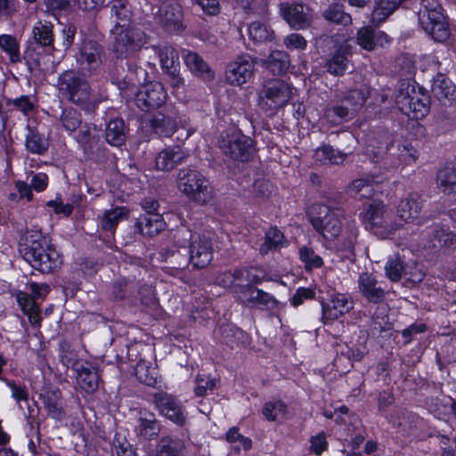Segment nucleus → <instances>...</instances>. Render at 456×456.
I'll list each match as a JSON object with an SVG mask.
<instances>
[{"label": "nucleus", "mask_w": 456, "mask_h": 456, "mask_svg": "<svg viewBox=\"0 0 456 456\" xmlns=\"http://www.w3.org/2000/svg\"><path fill=\"white\" fill-rule=\"evenodd\" d=\"M56 88L63 99L85 110L92 111L97 105L89 81L75 69H67L60 74Z\"/></svg>", "instance_id": "f257e3e1"}, {"label": "nucleus", "mask_w": 456, "mask_h": 456, "mask_svg": "<svg viewBox=\"0 0 456 456\" xmlns=\"http://www.w3.org/2000/svg\"><path fill=\"white\" fill-rule=\"evenodd\" d=\"M176 181L179 191L191 200L204 205L212 199L209 181L198 170L183 167L178 171Z\"/></svg>", "instance_id": "f03ea898"}, {"label": "nucleus", "mask_w": 456, "mask_h": 456, "mask_svg": "<svg viewBox=\"0 0 456 456\" xmlns=\"http://www.w3.org/2000/svg\"><path fill=\"white\" fill-rule=\"evenodd\" d=\"M418 15L421 27L434 40L444 42L449 37L448 23L437 0H421Z\"/></svg>", "instance_id": "7ed1b4c3"}, {"label": "nucleus", "mask_w": 456, "mask_h": 456, "mask_svg": "<svg viewBox=\"0 0 456 456\" xmlns=\"http://www.w3.org/2000/svg\"><path fill=\"white\" fill-rule=\"evenodd\" d=\"M112 49L118 57H128L147 43V35L134 25L116 26L110 28Z\"/></svg>", "instance_id": "20e7f679"}, {"label": "nucleus", "mask_w": 456, "mask_h": 456, "mask_svg": "<svg viewBox=\"0 0 456 456\" xmlns=\"http://www.w3.org/2000/svg\"><path fill=\"white\" fill-rule=\"evenodd\" d=\"M361 216L366 229L382 239L391 236L400 227L399 224L390 220L387 207L381 201L374 200L370 203Z\"/></svg>", "instance_id": "39448f33"}, {"label": "nucleus", "mask_w": 456, "mask_h": 456, "mask_svg": "<svg viewBox=\"0 0 456 456\" xmlns=\"http://www.w3.org/2000/svg\"><path fill=\"white\" fill-rule=\"evenodd\" d=\"M311 216L313 226L324 238L334 239L341 232L342 218L345 219V213L342 209L318 204L312 207Z\"/></svg>", "instance_id": "423d86ee"}, {"label": "nucleus", "mask_w": 456, "mask_h": 456, "mask_svg": "<svg viewBox=\"0 0 456 456\" xmlns=\"http://www.w3.org/2000/svg\"><path fill=\"white\" fill-rule=\"evenodd\" d=\"M258 104L265 110L275 111L285 106L291 97V87L283 80L266 81L259 89Z\"/></svg>", "instance_id": "0eeeda50"}, {"label": "nucleus", "mask_w": 456, "mask_h": 456, "mask_svg": "<svg viewBox=\"0 0 456 456\" xmlns=\"http://www.w3.org/2000/svg\"><path fill=\"white\" fill-rule=\"evenodd\" d=\"M76 60L83 72L94 75L101 71L106 61V52L100 43L86 38L80 44Z\"/></svg>", "instance_id": "6e6552de"}, {"label": "nucleus", "mask_w": 456, "mask_h": 456, "mask_svg": "<svg viewBox=\"0 0 456 456\" xmlns=\"http://www.w3.org/2000/svg\"><path fill=\"white\" fill-rule=\"evenodd\" d=\"M152 402L159 415L175 424L183 427L186 424L187 416L181 402L172 394L157 392L152 395Z\"/></svg>", "instance_id": "1a4fd4ad"}, {"label": "nucleus", "mask_w": 456, "mask_h": 456, "mask_svg": "<svg viewBox=\"0 0 456 456\" xmlns=\"http://www.w3.org/2000/svg\"><path fill=\"white\" fill-rule=\"evenodd\" d=\"M396 102L406 115L413 114L414 118H421L429 110V99L427 95L417 92L413 86L401 87L396 96Z\"/></svg>", "instance_id": "9d476101"}, {"label": "nucleus", "mask_w": 456, "mask_h": 456, "mask_svg": "<svg viewBox=\"0 0 456 456\" xmlns=\"http://www.w3.org/2000/svg\"><path fill=\"white\" fill-rule=\"evenodd\" d=\"M166 100V90L159 82H151L142 86L134 98L136 106L145 112L160 108Z\"/></svg>", "instance_id": "9b49d317"}, {"label": "nucleus", "mask_w": 456, "mask_h": 456, "mask_svg": "<svg viewBox=\"0 0 456 456\" xmlns=\"http://www.w3.org/2000/svg\"><path fill=\"white\" fill-rule=\"evenodd\" d=\"M222 152L233 160H248L251 151V140L240 134L232 133L223 137L219 142Z\"/></svg>", "instance_id": "f8f14e48"}, {"label": "nucleus", "mask_w": 456, "mask_h": 456, "mask_svg": "<svg viewBox=\"0 0 456 456\" xmlns=\"http://www.w3.org/2000/svg\"><path fill=\"white\" fill-rule=\"evenodd\" d=\"M322 306V319L324 324L338 320L353 308V302L349 301L347 295L333 293L325 300L319 298Z\"/></svg>", "instance_id": "ddd939ff"}, {"label": "nucleus", "mask_w": 456, "mask_h": 456, "mask_svg": "<svg viewBox=\"0 0 456 456\" xmlns=\"http://www.w3.org/2000/svg\"><path fill=\"white\" fill-rule=\"evenodd\" d=\"M235 290L244 296L246 303L252 306L271 310L278 307L279 301L274 296L252 284H237Z\"/></svg>", "instance_id": "4468645a"}, {"label": "nucleus", "mask_w": 456, "mask_h": 456, "mask_svg": "<svg viewBox=\"0 0 456 456\" xmlns=\"http://www.w3.org/2000/svg\"><path fill=\"white\" fill-rule=\"evenodd\" d=\"M254 70V59L250 55H242L227 66L225 78L231 85L241 86L252 77Z\"/></svg>", "instance_id": "2eb2a0df"}, {"label": "nucleus", "mask_w": 456, "mask_h": 456, "mask_svg": "<svg viewBox=\"0 0 456 456\" xmlns=\"http://www.w3.org/2000/svg\"><path fill=\"white\" fill-rule=\"evenodd\" d=\"M76 380L80 389L87 394L95 392L99 387L100 374L96 367L88 361H77L73 363Z\"/></svg>", "instance_id": "dca6fc26"}, {"label": "nucleus", "mask_w": 456, "mask_h": 456, "mask_svg": "<svg viewBox=\"0 0 456 456\" xmlns=\"http://www.w3.org/2000/svg\"><path fill=\"white\" fill-rule=\"evenodd\" d=\"M280 14L292 29H306L311 26L312 17L305 12L301 4L281 3L279 5Z\"/></svg>", "instance_id": "f3484780"}, {"label": "nucleus", "mask_w": 456, "mask_h": 456, "mask_svg": "<svg viewBox=\"0 0 456 456\" xmlns=\"http://www.w3.org/2000/svg\"><path fill=\"white\" fill-rule=\"evenodd\" d=\"M358 288L361 295L368 303L379 305L385 302L386 291L378 286V281L371 273L363 272L358 277Z\"/></svg>", "instance_id": "a211bd4d"}, {"label": "nucleus", "mask_w": 456, "mask_h": 456, "mask_svg": "<svg viewBox=\"0 0 456 456\" xmlns=\"http://www.w3.org/2000/svg\"><path fill=\"white\" fill-rule=\"evenodd\" d=\"M426 247L434 249V254H446L447 249L456 248V233L450 232L444 225L436 224L432 226L430 240Z\"/></svg>", "instance_id": "6ab92c4d"}, {"label": "nucleus", "mask_w": 456, "mask_h": 456, "mask_svg": "<svg viewBox=\"0 0 456 456\" xmlns=\"http://www.w3.org/2000/svg\"><path fill=\"white\" fill-rule=\"evenodd\" d=\"M161 430V424L154 412L141 410L135 427L136 436L142 440L151 441L157 439Z\"/></svg>", "instance_id": "aec40b11"}, {"label": "nucleus", "mask_w": 456, "mask_h": 456, "mask_svg": "<svg viewBox=\"0 0 456 456\" xmlns=\"http://www.w3.org/2000/svg\"><path fill=\"white\" fill-rule=\"evenodd\" d=\"M159 21L168 32H178L182 28L181 7L174 2H164L157 13Z\"/></svg>", "instance_id": "412c9836"}, {"label": "nucleus", "mask_w": 456, "mask_h": 456, "mask_svg": "<svg viewBox=\"0 0 456 456\" xmlns=\"http://www.w3.org/2000/svg\"><path fill=\"white\" fill-rule=\"evenodd\" d=\"M422 208L423 200L421 195L417 192H411L400 200L397 206V215L406 223H412L419 216Z\"/></svg>", "instance_id": "4be33fe9"}, {"label": "nucleus", "mask_w": 456, "mask_h": 456, "mask_svg": "<svg viewBox=\"0 0 456 456\" xmlns=\"http://www.w3.org/2000/svg\"><path fill=\"white\" fill-rule=\"evenodd\" d=\"M37 237L39 239L34 238L33 235L21 238L19 251L22 256H51L55 253V248L49 245L45 239H41L40 235Z\"/></svg>", "instance_id": "5701e85b"}, {"label": "nucleus", "mask_w": 456, "mask_h": 456, "mask_svg": "<svg viewBox=\"0 0 456 456\" xmlns=\"http://www.w3.org/2000/svg\"><path fill=\"white\" fill-rule=\"evenodd\" d=\"M152 131L159 136L170 137L177 128V123L171 109L164 108L151 119Z\"/></svg>", "instance_id": "b1692460"}, {"label": "nucleus", "mask_w": 456, "mask_h": 456, "mask_svg": "<svg viewBox=\"0 0 456 456\" xmlns=\"http://www.w3.org/2000/svg\"><path fill=\"white\" fill-rule=\"evenodd\" d=\"M166 227V223L159 213L142 214L134 224L135 231L142 236L153 237Z\"/></svg>", "instance_id": "393cba45"}, {"label": "nucleus", "mask_w": 456, "mask_h": 456, "mask_svg": "<svg viewBox=\"0 0 456 456\" xmlns=\"http://www.w3.org/2000/svg\"><path fill=\"white\" fill-rule=\"evenodd\" d=\"M399 151V142H394L379 147L378 151L368 148V154L372 156L373 162H380L387 170L400 166Z\"/></svg>", "instance_id": "a878e982"}, {"label": "nucleus", "mask_w": 456, "mask_h": 456, "mask_svg": "<svg viewBox=\"0 0 456 456\" xmlns=\"http://www.w3.org/2000/svg\"><path fill=\"white\" fill-rule=\"evenodd\" d=\"M188 154L180 146L164 148L156 157L155 165L159 170L169 171L183 163Z\"/></svg>", "instance_id": "bb28decb"}, {"label": "nucleus", "mask_w": 456, "mask_h": 456, "mask_svg": "<svg viewBox=\"0 0 456 456\" xmlns=\"http://www.w3.org/2000/svg\"><path fill=\"white\" fill-rule=\"evenodd\" d=\"M224 276L230 280V285L236 281L244 279L248 281L247 284H252V286L256 287V285L261 284L263 281L271 280L265 269L255 266L237 268L232 272L224 273Z\"/></svg>", "instance_id": "cd10ccee"}, {"label": "nucleus", "mask_w": 456, "mask_h": 456, "mask_svg": "<svg viewBox=\"0 0 456 456\" xmlns=\"http://www.w3.org/2000/svg\"><path fill=\"white\" fill-rule=\"evenodd\" d=\"M356 42L364 50L373 51L376 46L387 44L389 37L383 31H376L372 27L365 26L358 30Z\"/></svg>", "instance_id": "c85d7f7f"}, {"label": "nucleus", "mask_w": 456, "mask_h": 456, "mask_svg": "<svg viewBox=\"0 0 456 456\" xmlns=\"http://www.w3.org/2000/svg\"><path fill=\"white\" fill-rule=\"evenodd\" d=\"M183 59L186 67L193 75L204 80H212L214 78V71L199 53L184 50Z\"/></svg>", "instance_id": "c756f323"}, {"label": "nucleus", "mask_w": 456, "mask_h": 456, "mask_svg": "<svg viewBox=\"0 0 456 456\" xmlns=\"http://www.w3.org/2000/svg\"><path fill=\"white\" fill-rule=\"evenodd\" d=\"M184 441L176 436H164L159 441L155 454L151 456H183Z\"/></svg>", "instance_id": "7c9ffc66"}, {"label": "nucleus", "mask_w": 456, "mask_h": 456, "mask_svg": "<svg viewBox=\"0 0 456 456\" xmlns=\"http://www.w3.org/2000/svg\"><path fill=\"white\" fill-rule=\"evenodd\" d=\"M109 14V22L112 28L130 23L131 12L126 0H111L106 6Z\"/></svg>", "instance_id": "2f4dec72"}, {"label": "nucleus", "mask_w": 456, "mask_h": 456, "mask_svg": "<svg viewBox=\"0 0 456 456\" xmlns=\"http://www.w3.org/2000/svg\"><path fill=\"white\" fill-rule=\"evenodd\" d=\"M40 399L50 418L55 420H62L65 418V411L60 403L61 392L59 389L48 390L41 394Z\"/></svg>", "instance_id": "473e14b6"}, {"label": "nucleus", "mask_w": 456, "mask_h": 456, "mask_svg": "<svg viewBox=\"0 0 456 456\" xmlns=\"http://www.w3.org/2000/svg\"><path fill=\"white\" fill-rule=\"evenodd\" d=\"M288 245L283 233L277 227H271L265 233V242L260 248L262 255L279 253L281 248Z\"/></svg>", "instance_id": "72a5a7b5"}, {"label": "nucleus", "mask_w": 456, "mask_h": 456, "mask_svg": "<svg viewBox=\"0 0 456 456\" xmlns=\"http://www.w3.org/2000/svg\"><path fill=\"white\" fill-rule=\"evenodd\" d=\"M436 185L441 192L456 196V167H444L436 175Z\"/></svg>", "instance_id": "f704fd0d"}, {"label": "nucleus", "mask_w": 456, "mask_h": 456, "mask_svg": "<svg viewBox=\"0 0 456 456\" xmlns=\"http://www.w3.org/2000/svg\"><path fill=\"white\" fill-rule=\"evenodd\" d=\"M432 93L440 101L456 98V86L444 74H438L432 85Z\"/></svg>", "instance_id": "c9c22d12"}, {"label": "nucleus", "mask_w": 456, "mask_h": 456, "mask_svg": "<svg viewBox=\"0 0 456 456\" xmlns=\"http://www.w3.org/2000/svg\"><path fill=\"white\" fill-rule=\"evenodd\" d=\"M135 377L142 384L157 388L160 382V376L157 367L151 366L145 361H139L135 367Z\"/></svg>", "instance_id": "e433bc0d"}, {"label": "nucleus", "mask_w": 456, "mask_h": 456, "mask_svg": "<svg viewBox=\"0 0 456 456\" xmlns=\"http://www.w3.org/2000/svg\"><path fill=\"white\" fill-rule=\"evenodd\" d=\"M126 128L122 119L115 118L107 124L105 140L109 144L120 147L126 142Z\"/></svg>", "instance_id": "4c0bfd02"}, {"label": "nucleus", "mask_w": 456, "mask_h": 456, "mask_svg": "<svg viewBox=\"0 0 456 456\" xmlns=\"http://www.w3.org/2000/svg\"><path fill=\"white\" fill-rule=\"evenodd\" d=\"M288 412V404L281 399L265 402L261 410L264 419L269 422L276 421L278 417L285 419Z\"/></svg>", "instance_id": "58836bf2"}, {"label": "nucleus", "mask_w": 456, "mask_h": 456, "mask_svg": "<svg viewBox=\"0 0 456 456\" xmlns=\"http://www.w3.org/2000/svg\"><path fill=\"white\" fill-rule=\"evenodd\" d=\"M322 17L330 21L342 26L352 24V17L345 12V6L339 3L330 4L322 12Z\"/></svg>", "instance_id": "ea45409f"}, {"label": "nucleus", "mask_w": 456, "mask_h": 456, "mask_svg": "<svg viewBox=\"0 0 456 456\" xmlns=\"http://www.w3.org/2000/svg\"><path fill=\"white\" fill-rule=\"evenodd\" d=\"M263 62L274 75L284 74L289 69L290 64L288 53L278 50L273 51L268 59L264 60Z\"/></svg>", "instance_id": "a19ab883"}, {"label": "nucleus", "mask_w": 456, "mask_h": 456, "mask_svg": "<svg viewBox=\"0 0 456 456\" xmlns=\"http://www.w3.org/2000/svg\"><path fill=\"white\" fill-rule=\"evenodd\" d=\"M159 57L162 69L167 75H174L179 69L178 53L170 45H165L159 50Z\"/></svg>", "instance_id": "79ce46f5"}, {"label": "nucleus", "mask_w": 456, "mask_h": 456, "mask_svg": "<svg viewBox=\"0 0 456 456\" xmlns=\"http://www.w3.org/2000/svg\"><path fill=\"white\" fill-rule=\"evenodd\" d=\"M27 129L28 134H26L25 143L26 149L33 154H44L48 149L47 140L29 126H28Z\"/></svg>", "instance_id": "37998d69"}, {"label": "nucleus", "mask_w": 456, "mask_h": 456, "mask_svg": "<svg viewBox=\"0 0 456 456\" xmlns=\"http://www.w3.org/2000/svg\"><path fill=\"white\" fill-rule=\"evenodd\" d=\"M395 397L389 390H382L379 393L377 398V406L379 414L385 418L388 423L394 422V415L391 413V408L394 406Z\"/></svg>", "instance_id": "c03bdc74"}, {"label": "nucleus", "mask_w": 456, "mask_h": 456, "mask_svg": "<svg viewBox=\"0 0 456 456\" xmlns=\"http://www.w3.org/2000/svg\"><path fill=\"white\" fill-rule=\"evenodd\" d=\"M403 2V0H379L372 12V20L378 23L384 21Z\"/></svg>", "instance_id": "a18cd8bd"}, {"label": "nucleus", "mask_w": 456, "mask_h": 456, "mask_svg": "<svg viewBox=\"0 0 456 456\" xmlns=\"http://www.w3.org/2000/svg\"><path fill=\"white\" fill-rule=\"evenodd\" d=\"M354 114L344 104L341 100L328 105L325 109V117L333 122L348 121L354 118Z\"/></svg>", "instance_id": "49530a36"}, {"label": "nucleus", "mask_w": 456, "mask_h": 456, "mask_svg": "<svg viewBox=\"0 0 456 456\" xmlns=\"http://www.w3.org/2000/svg\"><path fill=\"white\" fill-rule=\"evenodd\" d=\"M347 154L333 149L330 145H324L315 151L314 158L323 164H340L346 159Z\"/></svg>", "instance_id": "de8ad7c7"}, {"label": "nucleus", "mask_w": 456, "mask_h": 456, "mask_svg": "<svg viewBox=\"0 0 456 456\" xmlns=\"http://www.w3.org/2000/svg\"><path fill=\"white\" fill-rule=\"evenodd\" d=\"M189 247L190 256H201L202 255L213 254L211 240L205 235L191 236Z\"/></svg>", "instance_id": "09e8293b"}, {"label": "nucleus", "mask_w": 456, "mask_h": 456, "mask_svg": "<svg viewBox=\"0 0 456 456\" xmlns=\"http://www.w3.org/2000/svg\"><path fill=\"white\" fill-rule=\"evenodd\" d=\"M347 191L352 197H354L358 200L370 198L374 191L373 185H372V180H370V179L354 180L347 186Z\"/></svg>", "instance_id": "8fccbe9b"}, {"label": "nucleus", "mask_w": 456, "mask_h": 456, "mask_svg": "<svg viewBox=\"0 0 456 456\" xmlns=\"http://www.w3.org/2000/svg\"><path fill=\"white\" fill-rule=\"evenodd\" d=\"M348 64V59L346 54L345 49L338 48L327 61L326 67L328 71L335 76H342Z\"/></svg>", "instance_id": "3c124183"}, {"label": "nucleus", "mask_w": 456, "mask_h": 456, "mask_svg": "<svg viewBox=\"0 0 456 456\" xmlns=\"http://www.w3.org/2000/svg\"><path fill=\"white\" fill-rule=\"evenodd\" d=\"M249 38L256 43L272 41L274 32L265 23L254 21L248 25Z\"/></svg>", "instance_id": "603ef678"}, {"label": "nucleus", "mask_w": 456, "mask_h": 456, "mask_svg": "<svg viewBox=\"0 0 456 456\" xmlns=\"http://www.w3.org/2000/svg\"><path fill=\"white\" fill-rule=\"evenodd\" d=\"M127 216L128 209L125 207H117L105 211L102 220V228L105 231H111L116 228L121 220L127 218Z\"/></svg>", "instance_id": "864d4df0"}, {"label": "nucleus", "mask_w": 456, "mask_h": 456, "mask_svg": "<svg viewBox=\"0 0 456 456\" xmlns=\"http://www.w3.org/2000/svg\"><path fill=\"white\" fill-rule=\"evenodd\" d=\"M33 38L41 46H50L53 43V25L38 21L33 28Z\"/></svg>", "instance_id": "5fc2aeb1"}, {"label": "nucleus", "mask_w": 456, "mask_h": 456, "mask_svg": "<svg viewBox=\"0 0 456 456\" xmlns=\"http://www.w3.org/2000/svg\"><path fill=\"white\" fill-rule=\"evenodd\" d=\"M16 301L22 311V313L31 317L32 315L38 314L40 307L37 302L34 300L31 295L22 290H17L15 292Z\"/></svg>", "instance_id": "6e6d98bb"}, {"label": "nucleus", "mask_w": 456, "mask_h": 456, "mask_svg": "<svg viewBox=\"0 0 456 456\" xmlns=\"http://www.w3.org/2000/svg\"><path fill=\"white\" fill-rule=\"evenodd\" d=\"M387 278L393 281H399L403 276L408 274V268L404 266L403 258H388L385 265Z\"/></svg>", "instance_id": "4d7b16f0"}, {"label": "nucleus", "mask_w": 456, "mask_h": 456, "mask_svg": "<svg viewBox=\"0 0 456 456\" xmlns=\"http://www.w3.org/2000/svg\"><path fill=\"white\" fill-rule=\"evenodd\" d=\"M42 273L55 272L62 265L63 258H22Z\"/></svg>", "instance_id": "13d9d810"}, {"label": "nucleus", "mask_w": 456, "mask_h": 456, "mask_svg": "<svg viewBox=\"0 0 456 456\" xmlns=\"http://www.w3.org/2000/svg\"><path fill=\"white\" fill-rule=\"evenodd\" d=\"M340 100L344 104L347 105V108L352 110L354 115H356L363 106L366 97L363 91L360 89H354L347 91Z\"/></svg>", "instance_id": "bf43d9fd"}, {"label": "nucleus", "mask_w": 456, "mask_h": 456, "mask_svg": "<svg viewBox=\"0 0 456 456\" xmlns=\"http://www.w3.org/2000/svg\"><path fill=\"white\" fill-rule=\"evenodd\" d=\"M111 445L117 456H138L136 448L120 433L114 435Z\"/></svg>", "instance_id": "052dcab7"}, {"label": "nucleus", "mask_w": 456, "mask_h": 456, "mask_svg": "<svg viewBox=\"0 0 456 456\" xmlns=\"http://www.w3.org/2000/svg\"><path fill=\"white\" fill-rule=\"evenodd\" d=\"M0 47L9 55L11 62L16 63L20 61L19 44L12 36H0Z\"/></svg>", "instance_id": "680f3d73"}, {"label": "nucleus", "mask_w": 456, "mask_h": 456, "mask_svg": "<svg viewBox=\"0 0 456 456\" xmlns=\"http://www.w3.org/2000/svg\"><path fill=\"white\" fill-rule=\"evenodd\" d=\"M62 126L69 132H74L81 125V115L74 108L65 109L60 118Z\"/></svg>", "instance_id": "e2e57ef3"}, {"label": "nucleus", "mask_w": 456, "mask_h": 456, "mask_svg": "<svg viewBox=\"0 0 456 456\" xmlns=\"http://www.w3.org/2000/svg\"><path fill=\"white\" fill-rule=\"evenodd\" d=\"M309 443L308 451L310 454L321 456L329 450V442L324 431H320L316 435L312 436L309 439Z\"/></svg>", "instance_id": "0e129e2a"}, {"label": "nucleus", "mask_w": 456, "mask_h": 456, "mask_svg": "<svg viewBox=\"0 0 456 456\" xmlns=\"http://www.w3.org/2000/svg\"><path fill=\"white\" fill-rule=\"evenodd\" d=\"M93 130H94V128L88 125H85L80 128L76 137L77 142L82 145L85 151H92L94 145L97 142L96 137L93 134Z\"/></svg>", "instance_id": "69168bd1"}, {"label": "nucleus", "mask_w": 456, "mask_h": 456, "mask_svg": "<svg viewBox=\"0 0 456 456\" xmlns=\"http://www.w3.org/2000/svg\"><path fill=\"white\" fill-rule=\"evenodd\" d=\"M315 296V289L310 287H298L289 298V303L292 306L298 307L303 305L305 301L314 299Z\"/></svg>", "instance_id": "338daca9"}, {"label": "nucleus", "mask_w": 456, "mask_h": 456, "mask_svg": "<svg viewBox=\"0 0 456 456\" xmlns=\"http://www.w3.org/2000/svg\"><path fill=\"white\" fill-rule=\"evenodd\" d=\"M3 383L12 391V397L17 402H27L28 400V392L24 384H18L14 379H4Z\"/></svg>", "instance_id": "774afa93"}]
</instances>
